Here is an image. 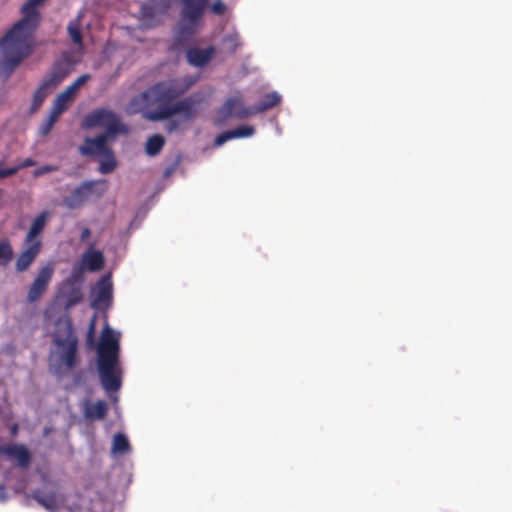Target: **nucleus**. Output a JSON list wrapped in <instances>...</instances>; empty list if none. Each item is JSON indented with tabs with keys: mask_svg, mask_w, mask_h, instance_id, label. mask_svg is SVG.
Listing matches in <instances>:
<instances>
[{
	"mask_svg": "<svg viewBox=\"0 0 512 512\" xmlns=\"http://www.w3.org/2000/svg\"><path fill=\"white\" fill-rule=\"evenodd\" d=\"M197 81L194 76H183L155 83L134 96L129 104L130 113L142 112L143 118L158 122L182 114L186 120L195 116L196 99L186 97L171 104L187 92Z\"/></svg>",
	"mask_w": 512,
	"mask_h": 512,
	"instance_id": "f257e3e1",
	"label": "nucleus"
},
{
	"mask_svg": "<svg viewBox=\"0 0 512 512\" xmlns=\"http://www.w3.org/2000/svg\"><path fill=\"white\" fill-rule=\"evenodd\" d=\"M46 0H27L21 7L23 17L18 20L0 39V77L8 79L15 69L28 58L34 50V33L41 16L37 7Z\"/></svg>",
	"mask_w": 512,
	"mask_h": 512,
	"instance_id": "f03ea898",
	"label": "nucleus"
},
{
	"mask_svg": "<svg viewBox=\"0 0 512 512\" xmlns=\"http://www.w3.org/2000/svg\"><path fill=\"white\" fill-rule=\"evenodd\" d=\"M119 352V339L106 326L97 348V368L101 385L107 392H116L122 385Z\"/></svg>",
	"mask_w": 512,
	"mask_h": 512,
	"instance_id": "7ed1b4c3",
	"label": "nucleus"
},
{
	"mask_svg": "<svg viewBox=\"0 0 512 512\" xmlns=\"http://www.w3.org/2000/svg\"><path fill=\"white\" fill-rule=\"evenodd\" d=\"M182 9L177 34L175 36L174 49L184 46L201 26L202 17L209 0H181Z\"/></svg>",
	"mask_w": 512,
	"mask_h": 512,
	"instance_id": "20e7f679",
	"label": "nucleus"
},
{
	"mask_svg": "<svg viewBox=\"0 0 512 512\" xmlns=\"http://www.w3.org/2000/svg\"><path fill=\"white\" fill-rule=\"evenodd\" d=\"M108 189L107 181L104 179L88 180L77 186L64 202L71 209L82 206L90 198L100 199Z\"/></svg>",
	"mask_w": 512,
	"mask_h": 512,
	"instance_id": "39448f33",
	"label": "nucleus"
},
{
	"mask_svg": "<svg viewBox=\"0 0 512 512\" xmlns=\"http://www.w3.org/2000/svg\"><path fill=\"white\" fill-rule=\"evenodd\" d=\"M83 127H105V134L112 136L126 131L119 117L113 111L105 108L95 109L88 113L83 119Z\"/></svg>",
	"mask_w": 512,
	"mask_h": 512,
	"instance_id": "423d86ee",
	"label": "nucleus"
},
{
	"mask_svg": "<svg viewBox=\"0 0 512 512\" xmlns=\"http://www.w3.org/2000/svg\"><path fill=\"white\" fill-rule=\"evenodd\" d=\"M63 335L65 337L55 336L53 342L61 348L60 360L68 368L72 369L77 364L78 338L73 331V325L70 320L64 323Z\"/></svg>",
	"mask_w": 512,
	"mask_h": 512,
	"instance_id": "0eeeda50",
	"label": "nucleus"
},
{
	"mask_svg": "<svg viewBox=\"0 0 512 512\" xmlns=\"http://www.w3.org/2000/svg\"><path fill=\"white\" fill-rule=\"evenodd\" d=\"M54 265L53 263H47L43 267H41L31 283L28 293H27V301L29 303H35L41 299V297L47 291L49 284L52 281L54 275Z\"/></svg>",
	"mask_w": 512,
	"mask_h": 512,
	"instance_id": "6e6552de",
	"label": "nucleus"
},
{
	"mask_svg": "<svg viewBox=\"0 0 512 512\" xmlns=\"http://www.w3.org/2000/svg\"><path fill=\"white\" fill-rule=\"evenodd\" d=\"M251 115V107H245L243 100L238 96L229 97L218 110V116L222 121L230 118L245 119Z\"/></svg>",
	"mask_w": 512,
	"mask_h": 512,
	"instance_id": "1a4fd4ad",
	"label": "nucleus"
},
{
	"mask_svg": "<svg viewBox=\"0 0 512 512\" xmlns=\"http://www.w3.org/2000/svg\"><path fill=\"white\" fill-rule=\"evenodd\" d=\"M71 71L72 62L68 55H64L61 59L53 63L43 81L50 87L55 88L69 76Z\"/></svg>",
	"mask_w": 512,
	"mask_h": 512,
	"instance_id": "9d476101",
	"label": "nucleus"
},
{
	"mask_svg": "<svg viewBox=\"0 0 512 512\" xmlns=\"http://www.w3.org/2000/svg\"><path fill=\"white\" fill-rule=\"evenodd\" d=\"M112 137V135L105 133L99 134L95 138L86 137L84 144L79 147V153L83 156L89 157L109 154L111 148L107 145V141Z\"/></svg>",
	"mask_w": 512,
	"mask_h": 512,
	"instance_id": "9b49d317",
	"label": "nucleus"
},
{
	"mask_svg": "<svg viewBox=\"0 0 512 512\" xmlns=\"http://www.w3.org/2000/svg\"><path fill=\"white\" fill-rule=\"evenodd\" d=\"M113 287L110 276H102L93 288L92 307L99 308L101 305H109L112 301Z\"/></svg>",
	"mask_w": 512,
	"mask_h": 512,
	"instance_id": "f8f14e48",
	"label": "nucleus"
},
{
	"mask_svg": "<svg viewBox=\"0 0 512 512\" xmlns=\"http://www.w3.org/2000/svg\"><path fill=\"white\" fill-rule=\"evenodd\" d=\"M39 505L49 512H58L64 499L61 497L57 490L43 491L35 489L30 495Z\"/></svg>",
	"mask_w": 512,
	"mask_h": 512,
	"instance_id": "ddd939ff",
	"label": "nucleus"
},
{
	"mask_svg": "<svg viewBox=\"0 0 512 512\" xmlns=\"http://www.w3.org/2000/svg\"><path fill=\"white\" fill-rule=\"evenodd\" d=\"M216 52L215 47L209 46L207 48L192 47L186 52L187 61L194 67H204L213 58Z\"/></svg>",
	"mask_w": 512,
	"mask_h": 512,
	"instance_id": "4468645a",
	"label": "nucleus"
},
{
	"mask_svg": "<svg viewBox=\"0 0 512 512\" xmlns=\"http://www.w3.org/2000/svg\"><path fill=\"white\" fill-rule=\"evenodd\" d=\"M26 245L27 248L20 253L15 263V268L18 272L26 271L34 262L41 251L42 241H36V243Z\"/></svg>",
	"mask_w": 512,
	"mask_h": 512,
	"instance_id": "2eb2a0df",
	"label": "nucleus"
},
{
	"mask_svg": "<svg viewBox=\"0 0 512 512\" xmlns=\"http://www.w3.org/2000/svg\"><path fill=\"white\" fill-rule=\"evenodd\" d=\"M91 245L82 255L81 262L83 267L90 272L100 271L104 268L105 258L101 251L94 250Z\"/></svg>",
	"mask_w": 512,
	"mask_h": 512,
	"instance_id": "dca6fc26",
	"label": "nucleus"
},
{
	"mask_svg": "<svg viewBox=\"0 0 512 512\" xmlns=\"http://www.w3.org/2000/svg\"><path fill=\"white\" fill-rule=\"evenodd\" d=\"M0 453L17 460L20 467H27L31 461V455L23 445L8 444L1 446Z\"/></svg>",
	"mask_w": 512,
	"mask_h": 512,
	"instance_id": "f3484780",
	"label": "nucleus"
},
{
	"mask_svg": "<svg viewBox=\"0 0 512 512\" xmlns=\"http://www.w3.org/2000/svg\"><path fill=\"white\" fill-rule=\"evenodd\" d=\"M255 129L252 126L241 125L232 130H227L219 135L214 140L215 146H221L225 142L235 138L250 137L254 134Z\"/></svg>",
	"mask_w": 512,
	"mask_h": 512,
	"instance_id": "a211bd4d",
	"label": "nucleus"
},
{
	"mask_svg": "<svg viewBox=\"0 0 512 512\" xmlns=\"http://www.w3.org/2000/svg\"><path fill=\"white\" fill-rule=\"evenodd\" d=\"M48 219V213L42 212L39 215L36 216V218L33 220L26 236L24 239L25 244H33L36 243V241H41L40 239H37L39 235L42 234L44 231L46 222Z\"/></svg>",
	"mask_w": 512,
	"mask_h": 512,
	"instance_id": "6ab92c4d",
	"label": "nucleus"
},
{
	"mask_svg": "<svg viewBox=\"0 0 512 512\" xmlns=\"http://www.w3.org/2000/svg\"><path fill=\"white\" fill-rule=\"evenodd\" d=\"M108 405L104 400L95 403L88 402L84 408V415L88 419L102 420L107 416Z\"/></svg>",
	"mask_w": 512,
	"mask_h": 512,
	"instance_id": "aec40b11",
	"label": "nucleus"
},
{
	"mask_svg": "<svg viewBox=\"0 0 512 512\" xmlns=\"http://www.w3.org/2000/svg\"><path fill=\"white\" fill-rule=\"evenodd\" d=\"M281 102V96L277 92H271L265 94L263 98L253 107L252 115L262 113L273 107L277 106Z\"/></svg>",
	"mask_w": 512,
	"mask_h": 512,
	"instance_id": "412c9836",
	"label": "nucleus"
},
{
	"mask_svg": "<svg viewBox=\"0 0 512 512\" xmlns=\"http://www.w3.org/2000/svg\"><path fill=\"white\" fill-rule=\"evenodd\" d=\"M50 89H53L48 84H46L43 80L40 84V86L37 88V90L34 92L33 100L31 104V111L36 112L41 105L43 104L44 100L50 93Z\"/></svg>",
	"mask_w": 512,
	"mask_h": 512,
	"instance_id": "4be33fe9",
	"label": "nucleus"
},
{
	"mask_svg": "<svg viewBox=\"0 0 512 512\" xmlns=\"http://www.w3.org/2000/svg\"><path fill=\"white\" fill-rule=\"evenodd\" d=\"M164 144V137L159 134H154L148 138L145 145V152L149 156H155L162 150Z\"/></svg>",
	"mask_w": 512,
	"mask_h": 512,
	"instance_id": "5701e85b",
	"label": "nucleus"
},
{
	"mask_svg": "<svg viewBox=\"0 0 512 512\" xmlns=\"http://www.w3.org/2000/svg\"><path fill=\"white\" fill-rule=\"evenodd\" d=\"M222 42L226 50L231 54L235 53L242 46L240 34L236 31L226 34Z\"/></svg>",
	"mask_w": 512,
	"mask_h": 512,
	"instance_id": "b1692460",
	"label": "nucleus"
},
{
	"mask_svg": "<svg viewBox=\"0 0 512 512\" xmlns=\"http://www.w3.org/2000/svg\"><path fill=\"white\" fill-rule=\"evenodd\" d=\"M75 95L76 93L71 90L69 86H67L61 93L57 95L53 103L59 107H62L63 110L66 111L70 104L73 102Z\"/></svg>",
	"mask_w": 512,
	"mask_h": 512,
	"instance_id": "393cba45",
	"label": "nucleus"
},
{
	"mask_svg": "<svg viewBox=\"0 0 512 512\" xmlns=\"http://www.w3.org/2000/svg\"><path fill=\"white\" fill-rule=\"evenodd\" d=\"M87 271L80 263H75L72 267L71 273L66 280V284L73 286L80 284L84 280V273Z\"/></svg>",
	"mask_w": 512,
	"mask_h": 512,
	"instance_id": "a878e982",
	"label": "nucleus"
},
{
	"mask_svg": "<svg viewBox=\"0 0 512 512\" xmlns=\"http://www.w3.org/2000/svg\"><path fill=\"white\" fill-rule=\"evenodd\" d=\"M112 450L115 453H126L130 450V444L127 437L122 433H117L113 437Z\"/></svg>",
	"mask_w": 512,
	"mask_h": 512,
	"instance_id": "bb28decb",
	"label": "nucleus"
},
{
	"mask_svg": "<svg viewBox=\"0 0 512 512\" xmlns=\"http://www.w3.org/2000/svg\"><path fill=\"white\" fill-rule=\"evenodd\" d=\"M102 156L104 159L100 161L99 172L102 174L111 173L117 166V162L112 149H110L109 154H103Z\"/></svg>",
	"mask_w": 512,
	"mask_h": 512,
	"instance_id": "cd10ccee",
	"label": "nucleus"
},
{
	"mask_svg": "<svg viewBox=\"0 0 512 512\" xmlns=\"http://www.w3.org/2000/svg\"><path fill=\"white\" fill-rule=\"evenodd\" d=\"M13 248L8 240L0 241V266H6L13 259Z\"/></svg>",
	"mask_w": 512,
	"mask_h": 512,
	"instance_id": "c85d7f7f",
	"label": "nucleus"
},
{
	"mask_svg": "<svg viewBox=\"0 0 512 512\" xmlns=\"http://www.w3.org/2000/svg\"><path fill=\"white\" fill-rule=\"evenodd\" d=\"M82 292L81 289L75 285L70 286V289L67 293H65L67 308L73 307L77 305L82 300Z\"/></svg>",
	"mask_w": 512,
	"mask_h": 512,
	"instance_id": "c756f323",
	"label": "nucleus"
},
{
	"mask_svg": "<svg viewBox=\"0 0 512 512\" xmlns=\"http://www.w3.org/2000/svg\"><path fill=\"white\" fill-rule=\"evenodd\" d=\"M68 34L74 44L82 45V32L77 20L71 21L67 27Z\"/></svg>",
	"mask_w": 512,
	"mask_h": 512,
	"instance_id": "7c9ffc66",
	"label": "nucleus"
},
{
	"mask_svg": "<svg viewBox=\"0 0 512 512\" xmlns=\"http://www.w3.org/2000/svg\"><path fill=\"white\" fill-rule=\"evenodd\" d=\"M64 112L65 110H63L62 107H59L53 103L46 120L55 125L61 114Z\"/></svg>",
	"mask_w": 512,
	"mask_h": 512,
	"instance_id": "2f4dec72",
	"label": "nucleus"
},
{
	"mask_svg": "<svg viewBox=\"0 0 512 512\" xmlns=\"http://www.w3.org/2000/svg\"><path fill=\"white\" fill-rule=\"evenodd\" d=\"M91 79L90 74H83L79 76L73 83L69 85L70 89L77 93L78 89L83 86L88 80Z\"/></svg>",
	"mask_w": 512,
	"mask_h": 512,
	"instance_id": "473e14b6",
	"label": "nucleus"
},
{
	"mask_svg": "<svg viewBox=\"0 0 512 512\" xmlns=\"http://www.w3.org/2000/svg\"><path fill=\"white\" fill-rule=\"evenodd\" d=\"M211 11L212 13H214L215 15H218V16H221L223 14L226 13L227 11V7L226 5L223 3L222 0H216L212 6H211Z\"/></svg>",
	"mask_w": 512,
	"mask_h": 512,
	"instance_id": "72a5a7b5",
	"label": "nucleus"
},
{
	"mask_svg": "<svg viewBox=\"0 0 512 512\" xmlns=\"http://www.w3.org/2000/svg\"><path fill=\"white\" fill-rule=\"evenodd\" d=\"M53 127L54 125L45 119L39 127V134L41 136H47Z\"/></svg>",
	"mask_w": 512,
	"mask_h": 512,
	"instance_id": "f704fd0d",
	"label": "nucleus"
},
{
	"mask_svg": "<svg viewBox=\"0 0 512 512\" xmlns=\"http://www.w3.org/2000/svg\"><path fill=\"white\" fill-rule=\"evenodd\" d=\"M19 171V167H9L0 169V178H5L16 174Z\"/></svg>",
	"mask_w": 512,
	"mask_h": 512,
	"instance_id": "c9c22d12",
	"label": "nucleus"
},
{
	"mask_svg": "<svg viewBox=\"0 0 512 512\" xmlns=\"http://www.w3.org/2000/svg\"><path fill=\"white\" fill-rule=\"evenodd\" d=\"M55 170H56L55 167L50 166V165H45V166H42V167L38 168L37 170H35L34 175L37 177V176L44 175L46 173H50Z\"/></svg>",
	"mask_w": 512,
	"mask_h": 512,
	"instance_id": "e433bc0d",
	"label": "nucleus"
},
{
	"mask_svg": "<svg viewBox=\"0 0 512 512\" xmlns=\"http://www.w3.org/2000/svg\"><path fill=\"white\" fill-rule=\"evenodd\" d=\"M36 165V161L32 158H26L24 159L17 167L20 169L32 167Z\"/></svg>",
	"mask_w": 512,
	"mask_h": 512,
	"instance_id": "4c0bfd02",
	"label": "nucleus"
},
{
	"mask_svg": "<svg viewBox=\"0 0 512 512\" xmlns=\"http://www.w3.org/2000/svg\"><path fill=\"white\" fill-rule=\"evenodd\" d=\"M178 127H179V122H178V121H176V120H171V121H169V122L167 123V125H166V130H167V132L172 133V132H174L175 130H177V129H178Z\"/></svg>",
	"mask_w": 512,
	"mask_h": 512,
	"instance_id": "58836bf2",
	"label": "nucleus"
},
{
	"mask_svg": "<svg viewBox=\"0 0 512 512\" xmlns=\"http://www.w3.org/2000/svg\"><path fill=\"white\" fill-rule=\"evenodd\" d=\"M91 235V231L89 228L85 227L82 231H81V234H80V240L83 242L85 240H87Z\"/></svg>",
	"mask_w": 512,
	"mask_h": 512,
	"instance_id": "ea45409f",
	"label": "nucleus"
},
{
	"mask_svg": "<svg viewBox=\"0 0 512 512\" xmlns=\"http://www.w3.org/2000/svg\"><path fill=\"white\" fill-rule=\"evenodd\" d=\"M94 329V322L91 323V326H90V331L92 332Z\"/></svg>",
	"mask_w": 512,
	"mask_h": 512,
	"instance_id": "a19ab883",
	"label": "nucleus"
}]
</instances>
